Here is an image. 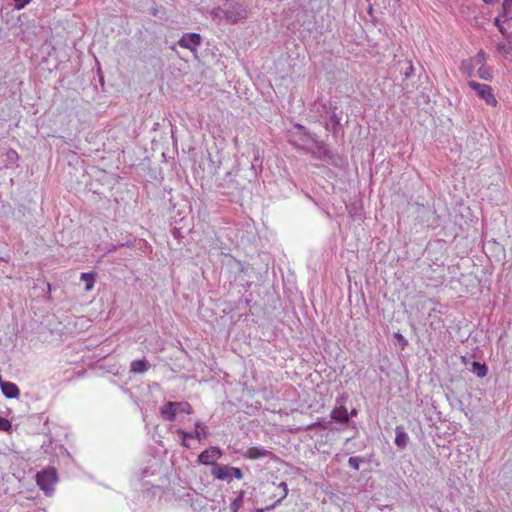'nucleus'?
<instances>
[{
  "mask_svg": "<svg viewBox=\"0 0 512 512\" xmlns=\"http://www.w3.org/2000/svg\"><path fill=\"white\" fill-rule=\"evenodd\" d=\"M290 143L297 149L309 151L310 145L320 147V143L315 134H311L301 124H295L290 132Z\"/></svg>",
  "mask_w": 512,
  "mask_h": 512,
  "instance_id": "nucleus-1",
  "label": "nucleus"
},
{
  "mask_svg": "<svg viewBox=\"0 0 512 512\" xmlns=\"http://www.w3.org/2000/svg\"><path fill=\"white\" fill-rule=\"evenodd\" d=\"M159 413L163 420L174 421L179 414H192L193 408L186 401H168L160 407Z\"/></svg>",
  "mask_w": 512,
  "mask_h": 512,
  "instance_id": "nucleus-2",
  "label": "nucleus"
},
{
  "mask_svg": "<svg viewBox=\"0 0 512 512\" xmlns=\"http://www.w3.org/2000/svg\"><path fill=\"white\" fill-rule=\"evenodd\" d=\"M58 481L57 471L53 467L44 469L36 474V482L39 488L44 491L46 496H51L54 492V485Z\"/></svg>",
  "mask_w": 512,
  "mask_h": 512,
  "instance_id": "nucleus-3",
  "label": "nucleus"
},
{
  "mask_svg": "<svg viewBox=\"0 0 512 512\" xmlns=\"http://www.w3.org/2000/svg\"><path fill=\"white\" fill-rule=\"evenodd\" d=\"M223 15L225 20L236 23L247 17V9L238 1L227 0L223 3Z\"/></svg>",
  "mask_w": 512,
  "mask_h": 512,
  "instance_id": "nucleus-4",
  "label": "nucleus"
},
{
  "mask_svg": "<svg viewBox=\"0 0 512 512\" xmlns=\"http://www.w3.org/2000/svg\"><path fill=\"white\" fill-rule=\"evenodd\" d=\"M503 13L495 18V24L502 34L512 37V0H504Z\"/></svg>",
  "mask_w": 512,
  "mask_h": 512,
  "instance_id": "nucleus-5",
  "label": "nucleus"
},
{
  "mask_svg": "<svg viewBox=\"0 0 512 512\" xmlns=\"http://www.w3.org/2000/svg\"><path fill=\"white\" fill-rule=\"evenodd\" d=\"M469 87L474 90L477 95L484 100L488 105L495 106L497 103V100L492 93V89L487 84H481L475 81H469L468 82Z\"/></svg>",
  "mask_w": 512,
  "mask_h": 512,
  "instance_id": "nucleus-6",
  "label": "nucleus"
},
{
  "mask_svg": "<svg viewBox=\"0 0 512 512\" xmlns=\"http://www.w3.org/2000/svg\"><path fill=\"white\" fill-rule=\"evenodd\" d=\"M201 43L202 37L198 33H185L178 41V45L180 47L188 49L193 53L197 52V49Z\"/></svg>",
  "mask_w": 512,
  "mask_h": 512,
  "instance_id": "nucleus-7",
  "label": "nucleus"
},
{
  "mask_svg": "<svg viewBox=\"0 0 512 512\" xmlns=\"http://www.w3.org/2000/svg\"><path fill=\"white\" fill-rule=\"evenodd\" d=\"M222 456V451L218 447H210L203 452H201L198 456V462L203 465H214L216 464V461L220 459Z\"/></svg>",
  "mask_w": 512,
  "mask_h": 512,
  "instance_id": "nucleus-8",
  "label": "nucleus"
},
{
  "mask_svg": "<svg viewBox=\"0 0 512 512\" xmlns=\"http://www.w3.org/2000/svg\"><path fill=\"white\" fill-rule=\"evenodd\" d=\"M176 433L183 438H196L198 441H201L208 435L206 426L199 421L195 423V430L193 432H186L183 429H177Z\"/></svg>",
  "mask_w": 512,
  "mask_h": 512,
  "instance_id": "nucleus-9",
  "label": "nucleus"
},
{
  "mask_svg": "<svg viewBox=\"0 0 512 512\" xmlns=\"http://www.w3.org/2000/svg\"><path fill=\"white\" fill-rule=\"evenodd\" d=\"M243 457L246 459H250V460H257V459H262V458H266V457L274 458L275 455L271 451L265 449L264 447L252 446V447H249L243 453Z\"/></svg>",
  "mask_w": 512,
  "mask_h": 512,
  "instance_id": "nucleus-10",
  "label": "nucleus"
},
{
  "mask_svg": "<svg viewBox=\"0 0 512 512\" xmlns=\"http://www.w3.org/2000/svg\"><path fill=\"white\" fill-rule=\"evenodd\" d=\"M473 62L475 65H481L478 69V76L481 79L489 80L491 79V72L490 69L483 65L485 62V54L484 52L480 51L473 59Z\"/></svg>",
  "mask_w": 512,
  "mask_h": 512,
  "instance_id": "nucleus-11",
  "label": "nucleus"
},
{
  "mask_svg": "<svg viewBox=\"0 0 512 512\" xmlns=\"http://www.w3.org/2000/svg\"><path fill=\"white\" fill-rule=\"evenodd\" d=\"M0 388L2 390L3 395L9 399L17 398L20 394L18 386L9 381H3L2 379H0Z\"/></svg>",
  "mask_w": 512,
  "mask_h": 512,
  "instance_id": "nucleus-12",
  "label": "nucleus"
},
{
  "mask_svg": "<svg viewBox=\"0 0 512 512\" xmlns=\"http://www.w3.org/2000/svg\"><path fill=\"white\" fill-rule=\"evenodd\" d=\"M211 474L218 480H225L231 482V472L229 465H214L211 470Z\"/></svg>",
  "mask_w": 512,
  "mask_h": 512,
  "instance_id": "nucleus-13",
  "label": "nucleus"
},
{
  "mask_svg": "<svg viewBox=\"0 0 512 512\" xmlns=\"http://www.w3.org/2000/svg\"><path fill=\"white\" fill-rule=\"evenodd\" d=\"M395 444L397 447L403 449L406 447V445L409 442V436L405 432L404 428L402 426H397L395 429Z\"/></svg>",
  "mask_w": 512,
  "mask_h": 512,
  "instance_id": "nucleus-14",
  "label": "nucleus"
},
{
  "mask_svg": "<svg viewBox=\"0 0 512 512\" xmlns=\"http://www.w3.org/2000/svg\"><path fill=\"white\" fill-rule=\"evenodd\" d=\"M331 418L340 423H346L349 420V415L347 412V409L340 405L339 407H336L331 412Z\"/></svg>",
  "mask_w": 512,
  "mask_h": 512,
  "instance_id": "nucleus-15",
  "label": "nucleus"
},
{
  "mask_svg": "<svg viewBox=\"0 0 512 512\" xmlns=\"http://www.w3.org/2000/svg\"><path fill=\"white\" fill-rule=\"evenodd\" d=\"M149 363L145 359L134 360L131 362L130 371L133 373H144L148 370Z\"/></svg>",
  "mask_w": 512,
  "mask_h": 512,
  "instance_id": "nucleus-16",
  "label": "nucleus"
},
{
  "mask_svg": "<svg viewBox=\"0 0 512 512\" xmlns=\"http://www.w3.org/2000/svg\"><path fill=\"white\" fill-rule=\"evenodd\" d=\"M95 273H81L80 279L85 283V291H91L94 287Z\"/></svg>",
  "mask_w": 512,
  "mask_h": 512,
  "instance_id": "nucleus-17",
  "label": "nucleus"
},
{
  "mask_svg": "<svg viewBox=\"0 0 512 512\" xmlns=\"http://www.w3.org/2000/svg\"><path fill=\"white\" fill-rule=\"evenodd\" d=\"M278 489L280 491H282V495H280V498H278L273 504L268 506L266 508L267 510L275 508L283 499H285L287 497V495H288V486H287V484L285 482H281L278 485Z\"/></svg>",
  "mask_w": 512,
  "mask_h": 512,
  "instance_id": "nucleus-18",
  "label": "nucleus"
},
{
  "mask_svg": "<svg viewBox=\"0 0 512 512\" xmlns=\"http://www.w3.org/2000/svg\"><path fill=\"white\" fill-rule=\"evenodd\" d=\"M473 372L480 378H483L487 375V367L485 364H481L479 362L474 361L472 363Z\"/></svg>",
  "mask_w": 512,
  "mask_h": 512,
  "instance_id": "nucleus-19",
  "label": "nucleus"
},
{
  "mask_svg": "<svg viewBox=\"0 0 512 512\" xmlns=\"http://www.w3.org/2000/svg\"><path fill=\"white\" fill-rule=\"evenodd\" d=\"M5 157H6V161H7L6 167H8L11 164L17 163V161L19 160V155H18L17 151L14 149H8L5 152Z\"/></svg>",
  "mask_w": 512,
  "mask_h": 512,
  "instance_id": "nucleus-20",
  "label": "nucleus"
},
{
  "mask_svg": "<svg viewBox=\"0 0 512 512\" xmlns=\"http://www.w3.org/2000/svg\"><path fill=\"white\" fill-rule=\"evenodd\" d=\"M210 15L212 16V18L214 20H222V19H224L223 6L222 7L213 8L210 11Z\"/></svg>",
  "mask_w": 512,
  "mask_h": 512,
  "instance_id": "nucleus-21",
  "label": "nucleus"
},
{
  "mask_svg": "<svg viewBox=\"0 0 512 512\" xmlns=\"http://www.w3.org/2000/svg\"><path fill=\"white\" fill-rule=\"evenodd\" d=\"M11 423L7 418L0 417V430L1 431H10L11 430Z\"/></svg>",
  "mask_w": 512,
  "mask_h": 512,
  "instance_id": "nucleus-22",
  "label": "nucleus"
},
{
  "mask_svg": "<svg viewBox=\"0 0 512 512\" xmlns=\"http://www.w3.org/2000/svg\"><path fill=\"white\" fill-rule=\"evenodd\" d=\"M361 461L360 457H350L348 459V465L350 468L354 470H359V463Z\"/></svg>",
  "mask_w": 512,
  "mask_h": 512,
  "instance_id": "nucleus-23",
  "label": "nucleus"
},
{
  "mask_svg": "<svg viewBox=\"0 0 512 512\" xmlns=\"http://www.w3.org/2000/svg\"><path fill=\"white\" fill-rule=\"evenodd\" d=\"M230 472H231V480L233 478H236L239 480L243 478V473L240 468L230 466Z\"/></svg>",
  "mask_w": 512,
  "mask_h": 512,
  "instance_id": "nucleus-24",
  "label": "nucleus"
},
{
  "mask_svg": "<svg viewBox=\"0 0 512 512\" xmlns=\"http://www.w3.org/2000/svg\"><path fill=\"white\" fill-rule=\"evenodd\" d=\"M331 122H332V131L334 133H336L340 128V118L336 114H333L331 116Z\"/></svg>",
  "mask_w": 512,
  "mask_h": 512,
  "instance_id": "nucleus-25",
  "label": "nucleus"
},
{
  "mask_svg": "<svg viewBox=\"0 0 512 512\" xmlns=\"http://www.w3.org/2000/svg\"><path fill=\"white\" fill-rule=\"evenodd\" d=\"M31 2V0H14V7L16 10H22Z\"/></svg>",
  "mask_w": 512,
  "mask_h": 512,
  "instance_id": "nucleus-26",
  "label": "nucleus"
},
{
  "mask_svg": "<svg viewBox=\"0 0 512 512\" xmlns=\"http://www.w3.org/2000/svg\"><path fill=\"white\" fill-rule=\"evenodd\" d=\"M152 474H153L152 472H150L147 468H145L141 472L136 473L135 476L139 482H142L147 475H152Z\"/></svg>",
  "mask_w": 512,
  "mask_h": 512,
  "instance_id": "nucleus-27",
  "label": "nucleus"
},
{
  "mask_svg": "<svg viewBox=\"0 0 512 512\" xmlns=\"http://www.w3.org/2000/svg\"><path fill=\"white\" fill-rule=\"evenodd\" d=\"M414 72V68L412 66V64L410 62L407 63V66L405 68V71H404V78L407 79L409 78Z\"/></svg>",
  "mask_w": 512,
  "mask_h": 512,
  "instance_id": "nucleus-28",
  "label": "nucleus"
},
{
  "mask_svg": "<svg viewBox=\"0 0 512 512\" xmlns=\"http://www.w3.org/2000/svg\"><path fill=\"white\" fill-rule=\"evenodd\" d=\"M395 337H396L398 340H401V341H404V342H405L404 337H403L400 333H396V334H395Z\"/></svg>",
  "mask_w": 512,
  "mask_h": 512,
  "instance_id": "nucleus-29",
  "label": "nucleus"
},
{
  "mask_svg": "<svg viewBox=\"0 0 512 512\" xmlns=\"http://www.w3.org/2000/svg\"><path fill=\"white\" fill-rule=\"evenodd\" d=\"M186 439H187V438H183V437H182V445H183L184 447L188 448V447H189V444L187 443Z\"/></svg>",
  "mask_w": 512,
  "mask_h": 512,
  "instance_id": "nucleus-30",
  "label": "nucleus"
},
{
  "mask_svg": "<svg viewBox=\"0 0 512 512\" xmlns=\"http://www.w3.org/2000/svg\"><path fill=\"white\" fill-rule=\"evenodd\" d=\"M231 506H232V509H233L234 511H236V510H237V508H238V505H237V503H236V502H233Z\"/></svg>",
  "mask_w": 512,
  "mask_h": 512,
  "instance_id": "nucleus-31",
  "label": "nucleus"
},
{
  "mask_svg": "<svg viewBox=\"0 0 512 512\" xmlns=\"http://www.w3.org/2000/svg\"><path fill=\"white\" fill-rule=\"evenodd\" d=\"M356 414H357V411H356L355 409H353V410L351 411V415H352V416H355Z\"/></svg>",
  "mask_w": 512,
  "mask_h": 512,
  "instance_id": "nucleus-32",
  "label": "nucleus"
},
{
  "mask_svg": "<svg viewBox=\"0 0 512 512\" xmlns=\"http://www.w3.org/2000/svg\"><path fill=\"white\" fill-rule=\"evenodd\" d=\"M485 3H491L493 0H483Z\"/></svg>",
  "mask_w": 512,
  "mask_h": 512,
  "instance_id": "nucleus-33",
  "label": "nucleus"
},
{
  "mask_svg": "<svg viewBox=\"0 0 512 512\" xmlns=\"http://www.w3.org/2000/svg\"><path fill=\"white\" fill-rule=\"evenodd\" d=\"M280 495H282V491H280L278 494H276V496H278V498H280Z\"/></svg>",
  "mask_w": 512,
  "mask_h": 512,
  "instance_id": "nucleus-34",
  "label": "nucleus"
},
{
  "mask_svg": "<svg viewBox=\"0 0 512 512\" xmlns=\"http://www.w3.org/2000/svg\"><path fill=\"white\" fill-rule=\"evenodd\" d=\"M119 246L124 247V246H129V244H120Z\"/></svg>",
  "mask_w": 512,
  "mask_h": 512,
  "instance_id": "nucleus-35",
  "label": "nucleus"
},
{
  "mask_svg": "<svg viewBox=\"0 0 512 512\" xmlns=\"http://www.w3.org/2000/svg\"><path fill=\"white\" fill-rule=\"evenodd\" d=\"M149 484V482L143 483V487H146Z\"/></svg>",
  "mask_w": 512,
  "mask_h": 512,
  "instance_id": "nucleus-36",
  "label": "nucleus"
},
{
  "mask_svg": "<svg viewBox=\"0 0 512 512\" xmlns=\"http://www.w3.org/2000/svg\"><path fill=\"white\" fill-rule=\"evenodd\" d=\"M115 250H116V247H111L110 251H115Z\"/></svg>",
  "mask_w": 512,
  "mask_h": 512,
  "instance_id": "nucleus-37",
  "label": "nucleus"
}]
</instances>
